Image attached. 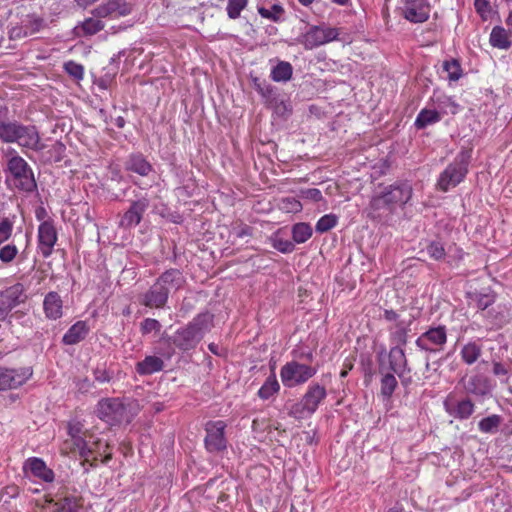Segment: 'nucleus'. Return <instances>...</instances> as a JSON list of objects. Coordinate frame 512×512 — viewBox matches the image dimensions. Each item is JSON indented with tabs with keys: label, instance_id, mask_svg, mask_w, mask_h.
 <instances>
[{
	"label": "nucleus",
	"instance_id": "f257e3e1",
	"mask_svg": "<svg viewBox=\"0 0 512 512\" xmlns=\"http://www.w3.org/2000/svg\"><path fill=\"white\" fill-rule=\"evenodd\" d=\"M413 187L408 180L379 184L365 211L367 217L379 223L388 222L397 207L403 208L412 198Z\"/></svg>",
	"mask_w": 512,
	"mask_h": 512
},
{
	"label": "nucleus",
	"instance_id": "f03ea898",
	"mask_svg": "<svg viewBox=\"0 0 512 512\" xmlns=\"http://www.w3.org/2000/svg\"><path fill=\"white\" fill-rule=\"evenodd\" d=\"M186 284L183 272L170 268L161 273L147 291L138 295L140 305L150 309H163L171 293L177 292Z\"/></svg>",
	"mask_w": 512,
	"mask_h": 512
},
{
	"label": "nucleus",
	"instance_id": "7ed1b4c3",
	"mask_svg": "<svg viewBox=\"0 0 512 512\" xmlns=\"http://www.w3.org/2000/svg\"><path fill=\"white\" fill-rule=\"evenodd\" d=\"M213 320L214 315L209 311L199 313L185 326L176 330L170 338L171 343L183 352L195 349L214 326Z\"/></svg>",
	"mask_w": 512,
	"mask_h": 512
},
{
	"label": "nucleus",
	"instance_id": "20e7f679",
	"mask_svg": "<svg viewBox=\"0 0 512 512\" xmlns=\"http://www.w3.org/2000/svg\"><path fill=\"white\" fill-rule=\"evenodd\" d=\"M472 158L471 148H462L437 180V188L442 192H447L464 181L469 172V165Z\"/></svg>",
	"mask_w": 512,
	"mask_h": 512
},
{
	"label": "nucleus",
	"instance_id": "39448f33",
	"mask_svg": "<svg viewBox=\"0 0 512 512\" xmlns=\"http://www.w3.org/2000/svg\"><path fill=\"white\" fill-rule=\"evenodd\" d=\"M7 181H12L15 188L20 191L31 193L37 188L33 171L29 164L21 156L15 155L8 160L5 170Z\"/></svg>",
	"mask_w": 512,
	"mask_h": 512
},
{
	"label": "nucleus",
	"instance_id": "423d86ee",
	"mask_svg": "<svg viewBox=\"0 0 512 512\" xmlns=\"http://www.w3.org/2000/svg\"><path fill=\"white\" fill-rule=\"evenodd\" d=\"M317 371L316 367L292 360L281 367L280 378L285 387L293 388L306 383Z\"/></svg>",
	"mask_w": 512,
	"mask_h": 512
},
{
	"label": "nucleus",
	"instance_id": "0eeeda50",
	"mask_svg": "<svg viewBox=\"0 0 512 512\" xmlns=\"http://www.w3.org/2000/svg\"><path fill=\"white\" fill-rule=\"evenodd\" d=\"M339 29L329 27L325 23L320 25H311L308 30L298 37V43L307 50H312L319 46L337 40Z\"/></svg>",
	"mask_w": 512,
	"mask_h": 512
},
{
	"label": "nucleus",
	"instance_id": "6e6552de",
	"mask_svg": "<svg viewBox=\"0 0 512 512\" xmlns=\"http://www.w3.org/2000/svg\"><path fill=\"white\" fill-rule=\"evenodd\" d=\"M96 415L110 426L129 422L127 407L120 398L101 399L96 406Z\"/></svg>",
	"mask_w": 512,
	"mask_h": 512
},
{
	"label": "nucleus",
	"instance_id": "1a4fd4ad",
	"mask_svg": "<svg viewBox=\"0 0 512 512\" xmlns=\"http://www.w3.org/2000/svg\"><path fill=\"white\" fill-rule=\"evenodd\" d=\"M447 343V329L444 325L430 327L415 341L416 346L428 354H435L444 350Z\"/></svg>",
	"mask_w": 512,
	"mask_h": 512
},
{
	"label": "nucleus",
	"instance_id": "9d476101",
	"mask_svg": "<svg viewBox=\"0 0 512 512\" xmlns=\"http://www.w3.org/2000/svg\"><path fill=\"white\" fill-rule=\"evenodd\" d=\"M46 502L51 504L50 512H79L83 508L84 498L76 494V489L70 491L68 488L59 489L55 498H47Z\"/></svg>",
	"mask_w": 512,
	"mask_h": 512
},
{
	"label": "nucleus",
	"instance_id": "9b49d317",
	"mask_svg": "<svg viewBox=\"0 0 512 512\" xmlns=\"http://www.w3.org/2000/svg\"><path fill=\"white\" fill-rule=\"evenodd\" d=\"M445 412L457 420H467L475 412V404L469 397L458 399L454 393H449L443 401Z\"/></svg>",
	"mask_w": 512,
	"mask_h": 512
},
{
	"label": "nucleus",
	"instance_id": "f8f14e48",
	"mask_svg": "<svg viewBox=\"0 0 512 512\" xmlns=\"http://www.w3.org/2000/svg\"><path fill=\"white\" fill-rule=\"evenodd\" d=\"M378 372L381 375L380 379V394L385 400H390L393 393L398 387L396 374L387 370L386 363V349L382 348L377 353Z\"/></svg>",
	"mask_w": 512,
	"mask_h": 512
},
{
	"label": "nucleus",
	"instance_id": "ddd939ff",
	"mask_svg": "<svg viewBox=\"0 0 512 512\" xmlns=\"http://www.w3.org/2000/svg\"><path fill=\"white\" fill-rule=\"evenodd\" d=\"M33 374L31 367H0V391L16 389L27 382Z\"/></svg>",
	"mask_w": 512,
	"mask_h": 512
},
{
	"label": "nucleus",
	"instance_id": "4468645a",
	"mask_svg": "<svg viewBox=\"0 0 512 512\" xmlns=\"http://www.w3.org/2000/svg\"><path fill=\"white\" fill-rule=\"evenodd\" d=\"M149 205L150 199L147 195L141 196L137 200H133L129 208L122 214L119 221V227L130 229L139 225Z\"/></svg>",
	"mask_w": 512,
	"mask_h": 512
},
{
	"label": "nucleus",
	"instance_id": "2eb2a0df",
	"mask_svg": "<svg viewBox=\"0 0 512 512\" xmlns=\"http://www.w3.org/2000/svg\"><path fill=\"white\" fill-rule=\"evenodd\" d=\"M14 143L33 151H42L45 144L41 142L39 131L34 125L18 123Z\"/></svg>",
	"mask_w": 512,
	"mask_h": 512
},
{
	"label": "nucleus",
	"instance_id": "dca6fc26",
	"mask_svg": "<svg viewBox=\"0 0 512 512\" xmlns=\"http://www.w3.org/2000/svg\"><path fill=\"white\" fill-rule=\"evenodd\" d=\"M23 284L16 283L0 291V315L7 316L11 310L24 303L27 296L24 294Z\"/></svg>",
	"mask_w": 512,
	"mask_h": 512
},
{
	"label": "nucleus",
	"instance_id": "f3484780",
	"mask_svg": "<svg viewBox=\"0 0 512 512\" xmlns=\"http://www.w3.org/2000/svg\"><path fill=\"white\" fill-rule=\"evenodd\" d=\"M403 17L411 23H424L430 16V5L426 0H403Z\"/></svg>",
	"mask_w": 512,
	"mask_h": 512
},
{
	"label": "nucleus",
	"instance_id": "a211bd4d",
	"mask_svg": "<svg viewBox=\"0 0 512 512\" xmlns=\"http://www.w3.org/2000/svg\"><path fill=\"white\" fill-rule=\"evenodd\" d=\"M131 11L132 5L126 0H108L94 8L91 14L97 18L122 17L129 15Z\"/></svg>",
	"mask_w": 512,
	"mask_h": 512
},
{
	"label": "nucleus",
	"instance_id": "6ab92c4d",
	"mask_svg": "<svg viewBox=\"0 0 512 512\" xmlns=\"http://www.w3.org/2000/svg\"><path fill=\"white\" fill-rule=\"evenodd\" d=\"M39 248L43 257L47 258L52 254L53 247L57 241V231L52 220L43 221L38 228Z\"/></svg>",
	"mask_w": 512,
	"mask_h": 512
},
{
	"label": "nucleus",
	"instance_id": "aec40b11",
	"mask_svg": "<svg viewBox=\"0 0 512 512\" xmlns=\"http://www.w3.org/2000/svg\"><path fill=\"white\" fill-rule=\"evenodd\" d=\"M387 370L402 376V372H411L405 350L400 346H392L386 353Z\"/></svg>",
	"mask_w": 512,
	"mask_h": 512
},
{
	"label": "nucleus",
	"instance_id": "412c9836",
	"mask_svg": "<svg viewBox=\"0 0 512 512\" xmlns=\"http://www.w3.org/2000/svg\"><path fill=\"white\" fill-rule=\"evenodd\" d=\"M207 435L205 446L210 452H219L224 449V422H208L206 424Z\"/></svg>",
	"mask_w": 512,
	"mask_h": 512
},
{
	"label": "nucleus",
	"instance_id": "4be33fe9",
	"mask_svg": "<svg viewBox=\"0 0 512 512\" xmlns=\"http://www.w3.org/2000/svg\"><path fill=\"white\" fill-rule=\"evenodd\" d=\"M24 471H30L31 474L44 482L51 483L54 481L55 473L50 469L43 459L38 457L28 458L23 466Z\"/></svg>",
	"mask_w": 512,
	"mask_h": 512
},
{
	"label": "nucleus",
	"instance_id": "5701e85b",
	"mask_svg": "<svg viewBox=\"0 0 512 512\" xmlns=\"http://www.w3.org/2000/svg\"><path fill=\"white\" fill-rule=\"evenodd\" d=\"M126 171L136 173L142 177L148 176L153 171L152 164L140 152L131 153L125 160Z\"/></svg>",
	"mask_w": 512,
	"mask_h": 512
},
{
	"label": "nucleus",
	"instance_id": "b1692460",
	"mask_svg": "<svg viewBox=\"0 0 512 512\" xmlns=\"http://www.w3.org/2000/svg\"><path fill=\"white\" fill-rule=\"evenodd\" d=\"M326 396L327 391L325 386L317 382H313L308 386L302 399L306 403L307 407H309L311 412L314 414L317 411L319 405L326 398Z\"/></svg>",
	"mask_w": 512,
	"mask_h": 512
},
{
	"label": "nucleus",
	"instance_id": "393cba45",
	"mask_svg": "<svg viewBox=\"0 0 512 512\" xmlns=\"http://www.w3.org/2000/svg\"><path fill=\"white\" fill-rule=\"evenodd\" d=\"M43 309L48 319L57 320L61 318L63 314V301L61 296L55 291L47 293L44 297Z\"/></svg>",
	"mask_w": 512,
	"mask_h": 512
},
{
	"label": "nucleus",
	"instance_id": "a878e982",
	"mask_svg": "<svg viewBox=\"0 0 512 512\" xmlns=\"http://www.w3.org/2000/svg\"><path fill=\"white\" fill-rule=\"evenodd\" d=\"M464 388L468 394L484 397L491 393L493 386L488 378L481 375H474L469 378Z\"/></svg>",
	"mask_w": 512,
	"mask_h": 512
},
{
	"label": "nucleus",
	"instance_id": "bb28decb",
	"mask_svg": "<svg viewBox=\"0 0 512 512\" xmlns=\"http://www.w3.org/2000/svg\"><path fill=\"white\" fill-rule=\"evenodd\" d=\"M90 332V327L86 321L79 320L74 323L62 337V343L65 345H75L83 341Z\"/></svg>",
	"mask_w": 512,
	"mask_h": 512
},
{
	"label": "nucleus",
	"instance_id": "cd10ccee",
	"mask_svg": "<svg viewBox=\"0 0 512 512\" xmlns=\"http://www.w3.org/2000/svg\"><path fill=\"white\" fill-rule=\"evenodd\" d=\"M412 321H397L396 324L389 328V338L394 346L404 347L408 342V333Z\"/></svg>",
	"mask_w": 512,
	"mask_h": 512
},
{
	"label": "nucleus",
	"instance_id": "c85d7f7f",
	"mask_svg": "<svg viewBox=\"0 0 512 512\" xmlns=\"http://www.w3.org/2000/svg\"><path fill=\"white\" fill-rule=\"evenodd\" d=\"M164 368V361L157 356H146L142 361L136 363L135 370L141 376L151 375Z\"/></svg>",
	"mask_w": 512,
	"mask_h": 512
},
{
	"label": "nucleus",
	"instance_id": "c756f323",
	"mask_svg": "<svg viewBox=\"0 0 512 512\" xmlns=\"http://www.w3.org/2000/svg\"><path fill=\"white\" fill-rule=\"evenodd\" d=\"M510 34L509 29L506 30L500 25L494 26L489 37L490 45L494 48L508 50L512 46Z\"/></svg>",
	"mask_w": 512,
	"mask_h": 512
},
{
	"label": "nucleus",
	"instance_id": "7c9ffc66",
	"mask_svg": "<svg viewBox=\"0 0 512 512\" xmlns=\"http://www.w3.org/2000/svg\"><path fill=\"white\" fill-rule=\"evenodd\" d=\"M252 86L262 97L264 103H272L275 100V93L278 88L268 83L265 79L256 76L251 77Z\"/></svg>",
	"mask_w": 512,
	"mask_h": 512
},
{
	"label": "nucleus",
	"instance_id": "2f4dec72",
	"mask_svg": "<svg viewBox=\"0 0 512 512\" xmlns=\"http://www.w3.org/2000/svg\"><path fill=\"white\" fill-rule=\"evenodd\" d=\"M441 119V114L436 110L424 108L418 113L414 122V126L416 129L422 130L428 127L429 125H433L440 122Z\"/></svg>",
	"mask_w": 512,
	"mask_h": 512
},
{
	"label": "nucleus",
	"instance_id": "473e14b6",
	"mask_svg": "<svg viewBox=\"0 0 512 512\" xmlns=\"http://www.w3.org/2000/svg\"><path fill=\"white\" fill-rule=\"evenodd\" d=\"M94 380L99 384L110 383L115 377V369L113 364H107V362L98 363L96 367L92 369Z\"/></svg>",
	"mask_w": 512,
	"mask_h": 512
},
{
	"label": "nucleus",
	"instance_id": "72a5a7b5",
	"mask_svg": "<svg viewBox=\"0 0 512 512\" xmlns=\"http://www.w3.org/2000/svg\"><path fill=\"white\" fill-rule=\"evenodd\" d=\"M280 390V384L276 378V374L274 372V368L272 369V373L266 378L263 385L258 390L257 395L262 400H268L277 394Z\"/></svg>",
	"mask_w": 512,
	"mask_h": 512
},
{
	"label": "nucleus",
	"instance_id": "f704fd0d",
	"mask_svg": "<svg viewBox=\"0 0 512 512\" xmlns=\"http://www.w3.org/2000/svg\"><path fill=\"white\" fill-rule=\"evenodd\" d=\"M503 423V417L498 414H492L482 418L478 422V429L485 434H496Z\"/></svg>",
	"mask_w": 512,
	"mask_h": 512
},
{
	"label": "nucleus",
	"instance_id": "c9c22d12",
	"mask_svg": "<svg viewBox=\"0 0 512 512\" xmlns=\"http://www.w3.org/2000/svg\"><path fill=\"white\" fill-rule=\"evenodd\" d=\"M293 67L287 61H279L276 66L271 69L270 77L275 82H287L292 78Z\"/></svg>",
	"mask_w": 512,
	"mask_h": 512
},
{
	"label": "nucleus",
	"instance_id": "e433bc0d",
	"mask_svg": "<svg viewBox=\"0 0 512 512\" xmlns=\"http://www.w3.org/2000/svg\"><path fill=\"white\" fill-rule=\"evenodd\" d=\"M482 348L476 342H468L460 351L462 361L467 365L474 364L481 356Z\"/></svg>",
	"mask_w": 512,
	"mask_h": 512
},
{
	"label": "nucleus",
	"instance_id": "4c0bfd02",
	"mask_svg": "<svg viewBox=\"0 0 512 512\" xmlns=\"http://www.w3.org/2000/svg\"><path fill=\"white\" fill-rule=\"evenodd\" d=\"M18 121H5L0 119V140L3 143H14Z\"/></svg>",
	"mask_w": 512,
	"mask_h": 512
},
{
	"label": "nucleus",
	"instance_id": "58836bf2",
	"mask_svg": "<svg viewBox=\"0 0 512 512\" xmlns=\"http://www.w3.org/2000/svg\"><path fill=\"white\" fill-rule=\"evenodd\" d=\"M443 71L447 73V79L449 81H458L463 74L460 62L457 59L451 58L445 60L442 64Z\"/></svg>",
	"mask_w": 512,
	"mask_h": 512
},
{
	"label": "nucleus",
	"instance_id": "ea45409f",
	"mask_svg": "<svg viewBox=\"0 0 512 512\" xmlns=\"http://www.w3.org/2000/svg\"><path fill=\"white\" fill-rule=\"evenodd\" d=\"M21 489L16 484H9L0 490V502L5 509L10 510L9 506L11 500L17 499L20 496Z\"/></svg>",
	"mask_w": 512,
	"mask_h": 512
},
{
	"label": "nucleus",
	"instance_id": "a19ab883",
	"mask_svg": "<svg viewBox=\"0 0 512 512\" xmlns=\"http://www.w3.org/2000/svg\"><path fill=\"white\" fill-rule=\"evenodd\" d=\"M312 236V228L308 223L300 222L292 227L293 241L300 244L306 242Z\"/></svg>",
	"mask_w": 512,
	"mask_h": 512
},
{
	"label": "nucleus",
	"instance_id": "79ce46f5",
	"mask_svg": "<svg viewBox=\"0 0 512 512\" xmlns=\"http://www.w3.org/2000/svg\"><path fill=\"white\" fill-rule=\"evenodd\" d=\"M258 12L263 18L273 22H279L285 11L281 4L275 3L270 8L259 7Z\"/></svg>",
	"mask_w": 512,
	"mask_h": 512
},
{
	"label": "nucleus",
	"instance_id": "37998d69",
	"mask_svg": "<svg viewBox=\"0 0 512 512\" xmlns=\"http://www.w3.org/2000/svg\"><path fill=\"white\" fill-rule=\"evenodd\" d=\"M288 415L297 420H301L313 415L309 407H307L306 403L303 399L292 404L288 410Z\"/></svg>",
	"mask_w": 512,
	"mask_h": 512
},
{
	"label": "nucleus",
	"instance_id": "c03bdc74",
	"mask_svg": "<svg viewBox=\"0 0 512 512\" xmlns=\"http://www.w3.org/2000/svg\"><path fill=\"white\" fill-rule=\"evenodd\" d=\"M424 251L435 261H441L446 256L444 245L438 240L430 241Z\"/></svg>",
	"mask_w": 512,
	"mask_h": 512
},
{
	"label": "nucleus",
	"instance_id": "a18cd8bd",
	"mask_svg": "<svg viewBox=\"0 0 512 512\" xmlns=\"http://www.w3.org/2000/svg\"><path fill=\"white\" fill-rule=\"evenodd\" d=\"M95 18L96 17L87 18L82 22L81 29L83 30L85 35L91 36L104 29V22L100 19Z\"/></svg>",
	"mask_w": 512,
	"mask_h": 512
},
{
	"label": "nucleus",
	"instance_id": "49530a36",
	"mask_svg": "<svg viewBox=\"0 0 512 512\" xmlns=\"http://www.w3.org/2000/svg\"><path fill=\"white\" fill-rule=\"evenodd\" d=\"M338 219L334 214L322 216L316 223L315 229L318 233H325L337 225Z\"/></svg>",
	"mask_w": 512,
	"mask_h": 512
},
{
	"label": "nucleus",
	"instance_id": "de8ad7c7",
	"mask_svg": "<svg viewBox=\"0 0 512 512\" xmlns=\"http://www.w3.org/2000/svg\"><path fill=\"white\" fill-rule=\"evenodd\" d=\"M162 329V324L154 318H145L140 323V332L142 336H146L151 333L158 334Z\"/></svg>",
	"mask_w": 512,
	"mask_h": 512
},
{
	"label": "nucleus",
	"instance_id": "09e8293b",
	"mask_svg": "<svg viewBox=\"0 0 512 512\" xmlns=\"http://www.w3.org/2000/svg\"><path fill=\"white\" fill-rule=\"evenodd\" d=\"M251 235L252 228L242 222L233 224L229 231V238H232L233 240L237 238H247L250 237Z\"/></svg>",
	"mask_w": 512,
	"mask_h": 512
},
{
	"label": "nucleus",
	"instance_id": "8fccbe9b",
	"mask_svg": "<svg viewBox=\"0 0 512 512\" xmlns=\"http://www.w3.org/2000/svg\"><path fill=\"white\" fill-rule=\"evenodd\" d=\"M265 105L279 115V116H286L288 113H290L291 109L289 108V105L280 98V94L277 91L275 93V100L272 103H265Z\"/></svg>",
	"mask_w": 512,
	"mask_h": 512
},
{
	"label": "nucleus",
	"instance_id": "3c124183",
	"mask_svg": "<svg viewBox=\"0 0 512 512\" xmlns=\"http://www.w3.org/2000/svg\"><path fill=\"white\" fill-rule=\"evenodd\" d=\"M248 0H228L226 6L229 18L236 19L240 16L241 11L247 6Z\"/></svg>",
	"mask_w": 512,
	"mask_h": 512
},
{
	"label": "nucleus",
	"instance_id": "603ef678",
	"mask_svg": "<svg viewBox=\"0 0 512 512\" xmlns=\"http://www.w3.org/2000/svg\"><path fill=\"white\" fill-rule=\"evenodd\" d=\"M492 373L500 379L502 384H507L509 382V367L506 364L499 361H493Z\"/></svg>",
	"mask_w": 512,
	"mask_h": 512
},
{
	"label": "nucleus",
	"instance_id": "864d4df0",
	"mask_svg": "<svg viewBox=\"0 0 512 512\" xmlns=\"http://www.w3.org/2000/svg\"><path fill=\"white\" fill-rule=\"evenodd\" d=\"M471 299L481 311H484L495 302V297L489 294L475 293L471 296Z\"/></svg>",
	"mask_w": 512,
	"mask_h": 512
},
{
	"label": "nucleus",
	"instance_id": "5fc2aeb1",
	"mask_svg": "<svg viewBox=\"0 0 512 512\" xmlns=\"http://www.w3.org/2000/svg\"><path fill=\"white\" fill-rule=\"evenodd\" d=\"M65 71L76 80H81L84 76V68L81 64L74 61H68L64 64Z\"/></svg>",
	"mask_w": 512,
	"mask_h": 512
},
{
	"label": "nucleus",
	"instance_id": "6e6d98bb",
	"mask_svg": "<svg viewBox=\"0 0 512 512\" xmlns=\"http://www.w3.org/2000/svg\"><path fill=\"white\" fill-rule=\"evenodd\" d=\"M18 253V249L13 244H7L0 249V260L3 263L12 262Z\"/></svg>",
	"mask_w": 512,
	"mask_h": 512
},
{
	"label": "nucleus",
	"instance_id": "4d7b16f0",
	"mask_svg": "<svg viewBox=\"0 0 512 512\" xmlns=\"http://www.w3.org/2000/svg\"><path fill=\"white\" fill-rule=\"evenodd\" d=\"M273 247L281 253H291L295 250V245L290 240L285 239H275L273 242Z\"/></svg>",
	"mask_w": 512,
	"mask_h": 512
},
{
	"label": "nucleus",
	"instance_id": "13d9d810",
	"mask_svg": "<svg viewBox=\"0 0 512 512\" xmlns=\"http://www.w3.org/2000/svg\"><path fill=\"white\" fill-rule=\"evenodd\" d=\"M14 221L9 217H4L0 220V235L3 238H10L12 235Z\"/></svg>",
	"mask_w": 512,
	"mask_h": 512
},
{
	"label": "nucleus",
	"instance_id": "bf43d9fd",
	"mask_svg": "<svg viewBox=\"0 0 512 512\" xmlns=\"http://www.w3.org/2000/svg\"><path fill=\"white\" fill-rule=\"evenodd\" d=\"M43 27L44 20L37 16L30 17L25 23V28L29 30L31 33H36L40 31Z\"/></svg>",
	"mask_w": 512,
	"mask_h": 512
},
{
	"label": "nucleus",
	"instance_id": "052dcab7",
	"mask_svg": "<svg viewBox=\"0 0 512 512\" xmlns=\"http://www.w3.org/2000/svg\"><path fill=\"white\" fill-rule=\"evenodd\" d=\"M67 433L70 437L80 436L88 433V431L83 430V425L78 422H69L67 425Z\"/></svg>",
	"mask_w": 512,
	"mask_h": 512
},
{
	"label": "nucleus",
	"instance_id": "680f3d73",
	"mask_svg": "<svg viewBox=\"0 0 512 512\" xmlns=\"http://www.w3.org/2000/svg\"><path fill=\"white\" fill-rule=\"evenodd\" d=\"M474 6L478 14L486 19V13L491 12L490 2L488 0H474Z\"/></svg>",
	"mask_w": 512,
	"mask_h": 512
},
{
	"label": "nucleus",
	"instance_id": "e2e57ef3",
	"mask_svg": "<svg viewBox=\"0 0 512 512\" xmlns=\"http://www.w3.org/2000/svg\"><path fill=\"white\" fill-rule=\"evenodd\" d=\"M302 195L305 199H309L314 202H319L323 199L321 191L317 188L302 190Z\"/></svg>",
	"mask_w": 512,
	"mask_h": 512
},
{
	"label": "nucleus",
	"instance_id": "0e129e2a",
	"mask_svg": "<svg viewBox=\"0 0 512 512\" xmlns=\"http://www.w3.org/2000/svg\"><path fill=\"white\" fill-rule=\"evenodd\" d=\"M89 433H86L84 435L71 437L72 444L75 449L79 450L81 448H84L86 444L90 443Z\"/></svg>",
	"mask_w": 512,
	"mask_h": 512
},
{
	"label": "nucleus",
	"instance_id": "69168bd1",
	"mask_svg": "<svg viewBox=\"0 0 512 512\" xmlns=\"http://www.w3.org/2000/svg\"><path fill=\"white\" fill-rule=\"evenodd\" d=\"M436 102H437V103H439V104H443V105H445V106H450V107H451L450 112H451L452 114H456V113H457V111H458V107H459V105H458L457 103H455V101H454V100H452V98H451V97H448V96L443 95V96H441V97H438V98L436 99Z\"/></svg>",
	"mask_w": 512,
	"mask_h": 512
},
{
	"label": "nucleus",
	"instance_id": "338daca9",
	"mask_svg": "<svg viewBox=\"0 0 512 512\" xmlns=\"http://www.w3.org/2000/svg\"><path fill=\"white\" fill-rule=\"evenodd\" d=\"M52 150L53 152L55 153V161H61L62 158H63V153L65 152L66 150V147L65 145L60 142V141H56L53 146H52Z\"/></svg>",
	"mask_w": 512,
	"mask_h": 512
},
{
	"label": "nucleus",
	"instance_id": "774afa93",
	"mask_svg": "<svg viewBox=\"0 0 512 512\" xmlns=\"http://www.w3.org/2000/svg\"><path fill=\"white\" fill-rule=\"evenodd\" d=\"M79 455L83 458L82 466L86 465V462H89V458L93 456L92 450L89 448V443L85 445L84 448L78 450Z\"/></svg>",
	"mask_w": 512,
	"mask_h": 512
}]
</instances>
